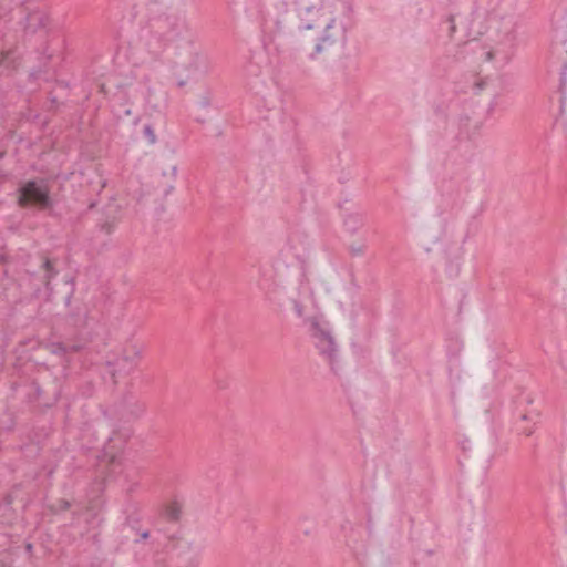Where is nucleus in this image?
Instances as JSON below:
<instances>
[{
    "label": "nucleus",
    "instance_id": "obj_15",
    "mask_svg": "<svg viewBox=\"0 0 567 567\" xmlns=\"http://www.w3.org/2000/svg\"><path fill=\"white\" fill-rule=\"evenodd\" d=\"M125 404L128 409L127 413L132 417H138L145 411V404L140 401H134L132 396L125 400Z\"/></svg>",
    "mask_w": 567,
    "mask_h": 567
},
{
    "label": "nucleus",
    "instance_id": "obj_26",
    "mask_svg": "<svg viewBox=\"0 0 567 567\" xmlns=\"http://www.w3.org/2000/svg\"><path fill=\"white\" fill-rule=\"evenodd\" d=\"M216 385L219 388V389H225L226 388V384L224 382H221L220 380H216Z\"/></svg>",
    "mask_w": 567,
    "mask_h": 567
},
{
    "label": "nucleus",
    "instance_id": "obj_12",
    "mask_svg": "<svg viewBox=\"0 0 567 567\" xmlns=\"http://www.w3.org/2000/svg\"><path fill=\"white\" fill-rule=\"evenodd\" d=\"M49 18L41 12L29 13L25 18V31L28 33H35L38 30L45 28Z\"/></svg>",
    "mask_w": 567,
    "mask_h": 567
},
{
    "label": "nucleus",
    "instance_id": "obj_10",
    "mask_svg": "<svg viewBox=\"0 0 567 567\" xmlns=\"http://www.w3.org/2000/svg\"><path fill=\"white\" fill-rule=\"evenodd\" d=\"M39 269L43 272L42 282L48 291H52L53 287L51 281L59 275L56 268V259L47 256H40Z\"/></svg>",
    "mask_w": 567,
    "mask_h": 567
},
{
    "label": "nucleus",
    "instance_id": "obj_5",
    "mask_svg": "<svg viewBox=\"0 0 567 567\" xmlns=\"http://www.w3.org/2000/svg\"><path fill=\"white\" fill-rule=\"evenodd\" d=\"M321 27L322 31L316 40L312 52L309 54V59L312 61L328 54L339 40L342 47L347 43V29L343 25L338 27L334 17L329 18Z\"/></svg>",
    "mask_w": 567,
    "mask_h": 567
},
{
    "label": "nucleus",
    "instance_id": "obj_8",
    "mask_svg": "<svg viewBox=\"0 0 567 567\" xmlns=\"http://www.w3.org/2000/svg\"><path fill=\"white\" fill-rule=\"evenodd\" d=\"M143 347L132 344L130 349H126L123 355L115 358L114 360H107V365L111 368L110 372L113 377L116 374H127L133 371L138 360L142 358Z\"/></svg>",
    "mask_w": 567,
    "mask_h": 567
},
{
    "label": "nucleus",
    "instance_id": "obj_11",
    "mask_svg": "<svg viewBox=\"0 0 567 567\" xmlns=\"http://www.w3.org/2000/svg\"><path fill=\"white\" fill-rule=\"evenodd\" d=\"M540 415L537 412L522 414L516 423V430L527 436L534 433V425L539 422Z\"/></svg>",
    "mask_w": 567,
    "mask_h": 567
},
{
    "label": "nucleus",
    "instance_id": "obj_4",
    "mask_svg": "<svg viewBox=\"0 0 567 567\" xmlns=\"http://www.w3.org/2000/svg\"><path fill=\"white\" fill-rule=\"evenodd\" d=\"M18 205L21 208H38L39 210L51 209L54 202L45 178H33L20 183L18 187Z\"/></svg>",
    "mask_w": 567,
    "mask_h": 567
},
{
    "label": "nucleus",
    "instance_id": "obj_6",
    "mask_svg": "<svg viewBox=\"0 0 567 567\" xmlns=\"http://www.w3.org/2000/svg\"><path fill=\"white\" fill-rule=\"evenodd\" d=\"M168 539V546L176 551L177 557L183 563L182 567H199L202 555L206 548L204 538L172 535Z\"/></svg>",
    "mask_w": 567,
    "mask_h": 567
},
{
    "label": "nucleus",
    "instance_id": "obj_2",
    "mask_svg": "<svg viewBox=\"0 0 567 567\" xmlns=\"http://www.w3.org/2000/svg\"><path fill=\"white\" fill-rule=\"evenodd\" d=\"M293 6L292 13L288 11L282 18L277 19L278 33L292 32L295 28L299 31L312 30L326 22L322 20L320 7L308 3L307 0H295Z\"/></svg>",
    "mask_w": 567,
    "mask_h": 567
},
{
    "label": "nucleus",
    "instance_id": "obj_30",
    "mask_svg": "<svg viewBox=\"0 0 567 567\" xmlns=\"http://www.w3.org/2000/svg\"><path fill=\"white\" fill-rule=\"evenodd\" d=\"M32 548H33L32 544H28V545L25 546V549H27L28 551H31V550H32Z\"/></svg>",
    "mask_w": 567,
    "mask_h": 567
},
{
    "label": "nucleus",
    "instance_id": "obj_25",
    "mask_svg": "<svg viewBox=\"0 0 567 567\" xmlns=\"http://www.w3.org/2000/svg\"><path fill=\"white\" fill-rule=\"evenodd\" d=\"M344 9H346L348 14L351 13L352 10H353L352 4L350 2H346L344 3Z\"/></svg>",
    "mask_w": 567,
    "mask_h": 567
},
{
    "label": "nucleus",
    "instance_id": "obj_23",
    "mask_svg": "<svg viewBox=\"0 0 567 567\" xmlns=\"http://www.w3.org/2000/svg\"><path fill=\"white\" fill-rule=\"evenodd\" d=\"M150 537V532L148 530H144L140 534L138 538H135L134 542L135 543H138L140 540H144V539H147Z\"/></svg>",
    "mask_w": 567,
    "mask_h": 567
},
{
    "label": "nucleus",
    "instance_id": "obj_31",
    "mask_svg": "<svg viewBox=\"0 0 567 567\" xmlns=\"http://www.w3.org/2000/svg\"><path fill=\"white\" fill-rule=\"evenodd\" d=\"M475 43H476L475 39L470 40V41L467 42V44H468V45H472V44H475Z\"/></svg>",
    "mask_w": 567,
    "mask_h": 567
},
{
    "label": "nucleus",
    "instance_id": "obj_33",
    "mask_svg": "<svg viewBox=\"0 0 567 567\" xmlns=\"http://www.w3.org/2000/svg\"><path fill=\"white\" fill-rule=\"evenodd\" d=\"M495 103L492 102L491 105H489V110H492L494 107Z\"/></svg>",
    "mask_w": 567,
    "mask_h": 567
},
{
    "label": "nucleus",
    "instance_id": "obj_32",
    "mask_svg": "<svg viewBox=\"0 0 567 567\" xmlns=\"http://www.w3.org/2000/svg\"><path fill=\"white\" fill-rule=\"evenodd\" d=\"M185 84H186V82H185V81H179V82H178V86H184Z\"/></svg>",
    "mask_w": 567,
    "mask_h": 567
},
{
    "label": "nucleus",
    "instance_id": "obj_18",
    "mask_svg": "<svg viewBox=\"0 0 567 567\" xmlns=\"http://www.w3.org/2000/svg\"><path fill=\"white\" fill-rule=\"evenodd\" d=\"M143 135L148 141L151 145H154L157 142L156 134L154 132V128L152 124H145L143 127Z\"/></svg>",
    "mask_w": 567,
    "mask_h": 567
},
{
    "label": "nucleus",
    "instance_id": "obj_34",
    "mask_svg": "<svg viewBox=\"0 0 567 567\" xmlns=\"http://www.w3.org/2000/svg\"><path fill=\"white\" fill-rule=\"evenodd\" d=\"M125 114H126V115H130V114H131V110H126V111H125Z\"/></svg>",
    "mask_w": 567,
    "mask_h": 567
},
{
    "label": "nucleus",
    "instance_id": "obj_3",
    "mask_svg": "<svg viewBox=\"0 0 567 567\" xmlns=\"http://www.w3.org/2000/svg\"><path fill=\"white\" fill-rule=\"evenodd\" d=\"M152 40L158 42V49L153 48L152 41L148 47L154 54L159 53L178 42L189 43L188 29L185 19L179 14H168L156 20Z\"/></svg>",
    "mask_w": 567,
    "mask_h": 567
},
{
    "label": "nucleus",
    "instance_id": "obj_22",
    "mask_svg": "<svg viewBox=\"0 0 567 567\" xmlns=\"http://www.w3.org/2000/svg\"><path fill=\"white\" fill-rule=\"evenodd\" d=\"M70 506H71V504H70L69 501H66V499H60L59 501V509L60 511H66V509L70 508Z\"/></svg>",
    "mask_w": 567,
    "mask_h": 567
},
{
    "label": "nucleus",
    "instance_id": "obj_28",
    "mask_svg": "<svg viewBox=\"0 0 567 567\" xmlns=\"http://www.w3.org/2000/svg\"><path fill=\"white\" fill-rule=\"evenodd\" d=\"M176 173H177V167L176 166H173L172 167V176L175 178L176 176Z\"/></svg>",
    "mask_w": 567,
    "mask_h": 567
},
{
    "label": "nucleus",
    "instance_id": "obj_14",
    "mask_svg": "<svg viewBox=\"0 0 567 567\" xmlns=\"http://www.w3.org/2000/svg\"><path fill=\"white\" fill-rule=\"evenodd\" d=\"M462 22V17L460 14H451L442 22V28L446 29L449 35L453 38L457 30V25Z\"/></svg>",
    "mask_w": 567,
    "mask_h": 567
},
{
    "label": "nucleus",
    "instance_id": "obj_13",
    "mask_svg": "<svg viewBox=\"0 0 567 567\" xmlns=\"http://www.w3.org/2000/svg\"><path fill=\"white\" fill-rule=\"evenodd\" d=\"M343 226L350 234H354L359 228L363 226V215L360 213H351L344 215Z\"/></svg>",
    "mask_w": 567,
    "mask_h": 567
},
{
    "label": "nucleus",
    "instance_id": "obj_29",
    "mask_svg": "<svg viewBox=\"0 0 567 567\" xmlns=\"http://www.w3.org/2000/svg\"><path fill=\"white\" fill-rule=\"evenodd\" d=\"M0 262H2V264L7 262V257L4 255L0 254Z\"/></svg>",
    "mask_w": 567,
    "mask_h": 567
},
{
    "label": "nucleus",
    "instance_id": "obj_27",
    "mask_svg": "<svg viewBox=\"0 0 567 567\" xmlns=\"http://www.w3.org/2000/svg\"><path fill=\"white\" fill-rule=\"evenodd\" d=\"M295 308H296L297 313H298L299 316H301V313H302L301 306H300L299 303H296Z\"/></svg>",
    "mask_w": 567,
    "mask_h": 567
},
{
    "label": "nucleus",
    "instance_id": "obj_35",
    "mask_svg": "<svg viewBox=\"0 0 567 567\" xmlns=\"http://www.w3.org/2000/svg\"><path fill=\"white\" fill-rule=\"evenodd\" d=\"M203 105H204V106H207V105H208V102L203 101Z\"/></svg>",
    "mask_w": 567,
    "mask_h": 567
},
{
    "label": "nucleus",
    "instance_id": "obj_9",
    "mask_svg": "<svg viewBox=\"0 0 567 567\" xmlns=\"http://www.w3.org/2000/svg\"><path fill=\"white\" fill-rule=\"evenodd\" d=\"M515 40L516 37L514 32L512 30L508 31L501 43H498L495 48H492L491 50L484 52L485 60H494L496 61V63H499L501 65L506 64L514 53Z\"/></svg>",
    "mask_w": 567,
    "mask_h": 567
},
{
    "label": "nucleus",
    "instance_id": "obj_7",
    "mask_svg": "<svg viewBox=\"0 0 567 567\" xmlns=\"http://www.w3.org/2000/svg\"><path fill=\"white\" fill-rule=\"evenodd\" d=\"M311 337L319 353L326 357L331 365L337 357L338 347L328 328L318 320H313L310 327Z\"/></svg>",
    "mask_w": 567,
    "mask_h": 567
},
{
    "label": "nucleus",
    "instance_id": "obj_21",
    "mask_svg": "<svg viewBox=\"0 0 567 567\" xmlns=\"http://www.w3.org/2000/svg\"><path fill=\"white\" fill-rule=\"evenodd\" d=\"M259 72H260V68L257 64H254L252 62H250L246 66V73L248 75L257 76L259 74Z\"/></svg>",
    "mask_w": 567,
    "mask_h": 567
},
{
    "label": "nucleus",
    "instance_id": "obj_24",
    "mask_svg": "<svg viewBox=\"0 0 567 567\" xmlns=\"http://www.w3.org/2000/svg\"><path fill=\"white\" fill-rule=\"evenodd\" d=\"M173 190H174V186L172 184H169L164 188L163 194H164V196H168Z\"/></svg>",
    "mask_w": 567,
    "mask_h": 567
},
{
    "label": "nucleus",
    "instance_id": "obj_20",
    "mask_svg": "<svg viewBox=\"0 0 567 567\" xmlns=\"http://www.w3.org/2000/svg\"><path fill=\"white\" fill-rule=\"evenodd\" d=\"M100 228H101L102 231H104L106 234L113 233V230L115 228L114 219L113 220H105V221L101 223L100 224Z\"/></svg>",
    "mask_w": 567,
    "mask_h": 567
},
{
    "label": "nucleus",
    "instance_id": "obj_19",
    "mask_svg": "<svg viewBox=\"0 0 567 567\" xmlns=\"http://www.w3.org/2000/svg\"><path fill=\"white\" fill-rule=\"evenodd\" d=\"M367 248L365 243H361L359 245L351 244L349 245V252L352 257H360L364 254Z\"/></svg>",
    "mask_w": 567,
    "mask_h": 567
},
{
    "label": "nucleus",
    "instance_id": "obj_1",
    "mask_svg": "<svg viewBox=\"0 0 567 567\" xmlns=\"http://www.w3.org/2000/svg\"><path fill=\"white\" fill-rule=\"evenodd\" d=\"M65 282L71 285V291L65 297V305L70 308L66 323L72 331L64 340L52 342L49 346L52 354L62 358L82 351L92 339V329L90 327L86 307L83 305L73 307L71 305V299L74 293V278H68Z\"/></svg>",
    "mask_w": 567,
    "mask_h": 567
},
{
    "label": "nucleus",
    "instance_id": "obj_16",
    "mask_svg": "<svg viewBox=\"0 0 567 567\" xmlns=\"http://www.w3.org/2000/svg\"><path fill=\"white\" fill-rule=\"evenodd\" d=\"M181 506L175 502L166 506L165 516L169 522H177L181 517Z\"/></svg>",
    "mask_w": 567,
    "mask_h": 567
},
{
    "label": "nucleus",
    "instance_id": "obj_17",
    "mask_svg": "<svg viewBox=\"0 0 567 567\" xmlns=\"http://www.w3.org/2000/svg\"><path fill=\"white\" fill-rule=\"evenodd\" d=\"M112 440L113 439L111 436L107 437V441L105 442V444L103 446V451H104V455L110 458L111 464L115 465V464L120 463V461H118V456L116 455V453L113 452V445L111 444Z\"/></svg>",
    "mask_w": 567,
    "mask_h": 567
}]
</instances>
